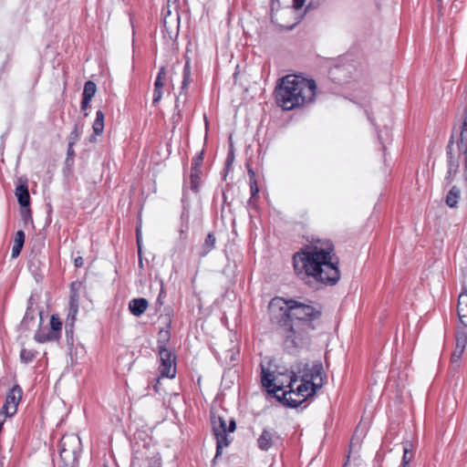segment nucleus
<instances>
[{"instance_id":"obj_20","label":"nucleus","mask_w":467,"mask_h":467,"mask_svg":"<svg viewBox=\"0 0 467 467\" xmlns=\"http://www.w3.org/2000/svg\"><path fill=\"white\" fill-rule=\"evenodd\" d=\"M451 145H452V141L451 140L447 146V157H448V165H449L448 173L455 174L458 171L459 163H458V161L454 160V158L452 156Z\"/></svg>"},{"instance_id":"obj_4","label":"nucleus","mask_w":467,"mask_h":467,"mask_svg":"<svg viewBox=\"0 0 467 467\" xmlns=\"http://www.w3.org/2000/svg\"><path fill=\"white\" fill-rule=\"evenodd\" d=\"M290 304H292L291 322L306 329L315 330L322 316L320 306L310 301L296 299H291Z\"/></svg>"},{"instance_id":"obj_46","label":"nucleus","mask_w":467,"mask_h":467,"mask_svg":"<svg viewBox=\"0 0 467 467\" xmlns=\"http://www.w3.org/2000/svg\"><path fill=\"white\" fill-rule=\"evenodd\" d=\"M179 31H175L174 37L176 38L178 36Z\"/></svg>"},{"instance_id":"obj_32","label":"nucleus","mask_w":467,"mask_h":467,"mask_svg":"<svg viewBox=\"0 0 467 467\" xmlns=\"http://www.w3.org/2000/svg\"><path fill=\"white\" fill-rule=\"evenodd\" d=\"M410 447V444L409 442H406L403 446V456H402L401 464L408 465L409 462L412 459V452H411Z\"/></svg>"},{"instance_id":"obj_49","label":"nucleus","mask_w":467,"mask_h":467,"mask_svg":"<svg viewBox=\"0 0 467 467\" xmlns=\"http://www.w3.org/2000/svg\"><path fill=\"white\" fill-rule=\"evenodd\" d=\"M400 467H407V465H404V464H400Z\"/></svg>"},{"instance_id":"obj_14","label":"nucleus","mask_w":467,"mask_h":467,"mask_svg":"<svg viewBox=\"0 0 467 467\" xmlns=\"http://www.w3.org/2000/svg\"><path fill=\"white\" fill-rule=\"evenodd\" d=\"M275 380V375L269 370L265 369L264 367L262 368V384L265 387L269 392H277L282 390V387L274 384Z\"/></svg>"},{"instance_id":"obj_21","label":"nucleus","mask_w":467,"mask_h":467,"mask_svg":"<svg viewBox=\"0 0 467 467\" xmlns=\"http://www.w3.org/2000/svg\"><path fill=\"white\" fill-rule=\"evenodd\" d=\"M215 242L216 238L214 234L212 233L208 234L202 246L201 256L207 255L214 248Z\"/></svg>"},{"instance_id":"obj_29","label":"nucleus","mask_w":467,"mask_h":467,"mask_svg":"<svg viewBox=\"0 0 467 467\" xmlns=\"http://www.w3.org/2000/svg\"><path fill=\"white\" fill-rule=\"evenodd\" d=\"M144 467H161V458L159 453L151 457H148L145 461Z\"/></svg>"},{"instance_id":"obj_26","label":"nucleus","mask_w":467,"mask_h":467,"mask_svg":"<svg viewBox=\"0 0 467 467\" xmlns=\"http://www.w3.org/2000/svg\"><path fill=\"white\" fill-rule=\"evenodd\" d=\"M97 91V86L95 82L88 80L84 85L82 97L92 99Z\"/></svg>"},{"instance_id":"obj_27","label":"nucleus","mask_w":467,"mask_h":467,"mask_svg":"<svg viewBox=\"0 0 467 467\" xmlns=\"http://www.w3.org/2000/svg\"><path fill=\"white\" fill-rule=\"evenodd\" d=\"M318 3L315 0H294L293 6L296 10L301 9L304 5L306 9L315 7Z\"/></svg>"},{"instance_id":"obj_50","label":"nucleus","mask_w":467,"mask_h":467,"mask_svg":"<svg viewBox=\"0 0 467 467\" xmlns=\"http://www.w3.org/2000/svg\"><path fill=\"white\" fill-rule=\"evenodd\" d=\"M102 467H108L107 465H103Z\"/></svg>"},{"instance_id":"obj_19","label":"nucleus","mask_w":467,"mask_h":467,"mask_svg":"<svg viewBox=\"0 0 467 467\" xmlns=\"http://www.w3.org/2000/svg\"><path fill=\"white\" fill-rule=\"evenodd\" d=\"M202 176L201 169H197L196 167L191 168V190L197 192L200 187V181Z\"/></svg>"},{"instance_id":"obj_6","label":"nucleus","mask_w":467,"mask_h":467,"mask_svg":"<svg viewBox=\"0 0 467 467\" xmlns=\"http://www.w3.org/2000/svg\"><path fill=\"white\" fill-rule=\"evenodd\" d=\"M361 71V64L351 55L339 57L329 69V77L337 83H346L357 78Z\"/></svg>"},{"instance_id":"obj_22","label":"nucleus","mask_w":467,"mask_h":467,"mask_svg":"<svg viewBox=\"0 0 467 467\" xmlns=\"http://www.w3.org/2000/svg\"><path fill=\"white\" fill-rule=\"evenodd\" d=\"M92 129L96 135L102 134L104 130V113L101 110L96 112V119L93 122Z\"/></svg>"},{"instance_id":"obj_16","label":"nucleus","mask_w":467,"mask_h":467,"mask_svg":"<svg viewBox=\"0 0 467 467\" xmlns=\"http://www.w3.org/2000/svg\"><path fill=\"white\" fill-rule=\"evenodd\" d=\"M457 312L461 323L467 327V290L459 296Z\"/></svg>"},{"instance_id":"obj_36","label":"nucleus","mask_w":467,"mask_h":467,"mask_svg":"<svg viewBox=\"0 0 467 467\" xmlns=\"http://www.w3.org/2000/svg\"><path fill=\"white\" fill-rule=\"evenodd\" d=\"M463 352H464L463 348L455 347V349H454V351L452 352V355H451V361L453 363L458 362L461 359Z\"/></svg>"},{"instance_id":"obj_47","label":"nucleus","mask_w":467,"mask_h":467,"mask_svg":"<svg viewBox=\"0 0 467 467\" xmlns=\"http://www.w3.org/2000/svg\"><path fill=\"white\" fill-rule=\"evenodd\" d=\"M286 29H293V26H287Z\"/></svg>"},{"instance_id":"obj_5","label":"nucleus","mask_w":467,"mask_h":467,"mask_svg":"<svg viewBox=\"0 0 467 467\" xmlns=\"http://www.w3.org/2000/svg\"><path fill=\"white\" fill-rule=\"evenodd\" d=\"M310 329H306L296 323H293L279 329L282 338V347L289 354H298L309 345Z\"/></svg>"},{"instance_id":"obj_41","label":"nucleus","mask_w":467,"mask_h":467,"mask_svg":"<svg viewBox=\"0 0 467 467\" xmlns=\"http://www.w3.org/2000/svg\"><path fill=\"white\" fill-rule=\"evenodd\" d=\"M74 265L76 267H81L84 265V259L81 256H78L74 260Z\"/></svg>"},{"instance_id":"obj_34","label":"nucleus","mask_w":467,"mask_h":467,"mask_svg":"<svg viewBox=\"0 0 467 467\" xmlns=\"http://www.w3.org/2000/svg\"><path fill=\"white\" fill-rule=\"evenodd\" d=\"M202 161H203V150L197 153L196 156L192 159V167H196L197 169H201Z\"/></svg>"},{"instance_id":"obj_1","label":"nucleus","mask_w":467,"mask_h":467,"mask_svg":"<svg viewBox=\"0 0 467 467\" xmlns=\"http://www.w3.org/2000/svg\"><path fill=\"white\" fill-rule=\"evenodd\" d=\"M294 268L297 275L312 277L317 282L333 285L340 279L338 260L333 244L318 240L294 254Z\"/></svg>"},{"instance_id":"obj_18","label":"nucleus","mask_w":467,"mask_h":467,"mask_svg":"<svg viewBox=\"0 0 467 467\" xmlns=\"http://www.w3.org/2000/svg\"><path fill=\"white\" fill-rule=\"evenodd\" d=\"M461 195V191L457 186H452L446 195V204L453 208L457 205Z\"/></svg>"},{"instance_id":"obj_24","label":"nucleus","mask_w":467,"mask_h":467,"mask_svg":"<svg viewBox=\"0 0 467 467\" xmlns=\"http://www.w3.org/2000/svg\"><path fill=\"white\" fill-rule=\"evenodd\" d=\"M191 83V67L189 61H187L183 67V79L181 87V94L185 93L189 84Z\"/></svg>"},{"instance_id":"obj_44","label":"nucleus","mask_w":467,"mask_h":467,"mask_svg":"<svg viewBox=\"0 0 467 467\" xmlns=\"http://www.w3.org/2000/svg\"><path fill=\"white\" fill-rule=\"evenodd\" d=\"M137 244H138V248H139V252L140 251V234H139V230H137Z\"/></svg>"},{"instance_id":"obj_13","label":"nucleus","mask_w":467,"mask_h":467,"mask_svg":"<svg viewBox=\"0 0 467 467\" xmlns=\"http://www.w3.org/2000/svg\"><path fill=\"white\" fill-rule=\"evenodd\" d=\"M277 438L276 432L268 429H264L262 434L257 439L258 447L262 451H268Z\"/></svg>"},{"instance_id":"obj_39","label":"nucleus","mask_w":467,"mask_h":467,"mask_svg":"<svg viewBox=\"0 0 467 467\" xmlns=\"http://www.w3.org/2000/svg\"><path fill=\"white\" fill-rule=\"evenodd\" d=\"M22 250V247L14 244L12 247V257L16 258L19 255L20 252Z\"/></svg>"},{"instance_id":"obj_3","label":"nucleus","mask_w":467,"mask_h":467,"mask_svg":"<svg viewBox=\"0 0 467 467\" xmlns=\"http://www.w3.org/2000/svg\"><path fill=\"white\" fill-rule=\"evenodd\" d=\"M275 100L284 110L304 108L314 102L317 95V84L297 75H287L280 79L276 86Z\"/></svg>"},{"instance_id":"obj_9","label":"nucleus","mask_w":467,"mask_h":467,"mask_svg":"<svg viewBox=\"0 0 467 467\" xmlns=\"http://www.w3.org/2000/svg\"><path fill=\"white\" fill-rule=\"evenodd\" d=\"M175 0H168L167 5L161 11V20L165 29H180V16Z\"/></svg>"},{"instance_id":"obj_8","label":"nucleus","mask_w":467,"mask_h":467,"mask_svg":"<svg viewBox=\"0 0 467 467\" xmlns=\"http://www.w3.org/2000/svg\"><path fill=\"white\" fill-rule=\"evenodd\" d=\"M290 303L291 299L285 300L277 296L273 298L268 305L270 319L279 326V329L292 324V304Z\"/></svg>"},{"instance_id":"obj_17","label":"nucleus","mask_w":467,"mask_h":467,"mask_svg":"<svg viewBox=\"0 0 467 467\" xmlns=\"http://www.w3.org/2000/svg\"><path fill=\"white\" fill-rule=\"evenodd\" d=\"M16 195L18 202L22 207H26L30 203V195L27 189V185L20 184L16 189Z\"/></svg>"},{"instance_id":"obj_40","label":"nucleus","mask_w":467,"mask_h":467,"mask_svg":"<svg viewBox=\"0 0 467 467\" xmlns=\"http://www.w3.org/2000/svg\"><path fill=\"white\" fill-rule=\"evenodd\" d=\"M91 99H88V98H84L82 97V100H81V109L82 110H85L88 108L89 106V103H90Z\"/></svg>"},{"instance_id":"obj_23","label":"nucleus","mask_w":467,"mask_h":467,"mask_svg":"<svg viewBox=\"0 0 467 467\" xmlns=\"http://www.w3.org/2000/svg\"><path fill=\"white\" fill-rule=\"evenodd\" d=\"M170 337L171 335L168 329H161L159 331L157 340L159 351L162 349H168L167 346L169 344Z\"/></svg>"},{"instance_id":"obj_15","label":"nucleus","mask_w":467,"mask_h":467,"mask_svg":"<svg viewBox=\"0 0 467 467\" xmlns=\"http://www.w3.org/2000/svg\"><path fill=\"white\" fill-rule=\"evenodd\" d=\"M149 303L147 299L140 297L134 298L129 303V309L135 317L141 316L148 308Z\"/></svg>"},{"instance_id":"obj_30","label":"nucleus","mask_w":467,"mask_h":467,"mask_svg":"<svg viewBox=\"0 0 467 467\" xmlns=\"http://www.w3.org/2000/svg\"><path fill=\"white\" fill-rule=\"evenodd\" d=\"M79 306H68V313L67 317V325L69 323L71 327H73L74 322L76 320L77 315L78 313Z\"/></svg>"},{"instance_id":"obj_33","label":"nucleus","mask_w":467,"mask_h":467,"mask_svg":"<svg viewBox=\"0 0 467 467\" xmlns=\"http://www.w3.org/2000/svg\"><path fill=\"white\" fill-rule=\"evenodd\" d=\"M467 344V334L465 332H458L456 335V346L465 349Z\"/></svg>"},{"instance_id":"obj_31","label":"nucleus","mask_w":467,"mask_h":467,"mask_svg":"<svg viewBox=\"0 0 467 467\" xmlns=\"http://www.w3.org/2000/svg\"><path fill=\"white\" fill-rule=\"evenodd\" d=\"M35 352L30 349L22 348L20 351V359L24 363H29L35 358Z\"/></svg>"},{"instance_id":"obj_35","label":"nucleus","mask_w":467,"mask_h":467,"mask_svg":"<svg viewBox=\"0 0 467 467\" xmlns=\"http://www.w3.org/2000/svg\"><path fill=\"white\" fill-rule=\"evenodd\" d=\"M25 243V233L22 230H19L16 233L14 244L18 245L23 248Z\"/></svg>"},{"instance_id":"obj_48","label":"nucleus","mask_w":467,"mask_h":467,"mask_svg":"<svg viewBox=\"0 0 467 467\" xmlns=\"http://www.w3.org/2000/svg\"><path fill=\"white\" fill-rule=\"evenodd\" d=\"M74 133H78V132H77V128H76V129L74 130V131L72 132V135H73Z\"/></svg>"},{"instance_id":"obj_11","label":"nucleus","mask_w":467,"mask_h":467,"mask_svg":"<svg viewBox=\"0 0 467 467\" xmlns=\"http://www.w3.org/2000/svg\"><path fill=\"white\" fill-rule=\"evenodd\" d=\"M23 390L19 385H15L7 393L5 403L2 407L6 415H15L17 406L22 400Z\"/></svg>"},{"instance_id":"obj_25","label":"nucleus","mask_w":467,"mask_h":467,"mask_svg":"<svg viewBox=\"0 0 467 467\" xmlns=\"http://www.w3.org/2000/svg\"><path fill=\"white\" fill-rule=\"evenodd\" d=\"M35 339L37 342L44 343L47 341H52V340L57 339V335H56L55 332L47 331V333H45L44 331L39 330L36 333Z\"/></svg>"},{"instance_id":"obj_43","label":"nucleus","mask_w":467,"mask_h":467,"mask_svg":"<svg viewBox=\"0 0 467 467\" xmlns=\"http://www.w3.org/2000/svg\"><path fill=\"white\" fill-rule=\"evenodd\" d=\"M248 174L250 176V181L255 180V174H254V171L252 169L248 170Z\"/></svg>"},{"instance_id":"obj_45","label":"nucleus","mask_w":467,"mask_h":467,"mask_svg":"<svg viewBox=\"0 0 467 467\" xmlns=\"http://www.w3.org/2000/svg\"><path fill=\"white\" fill-rule=\"evenodd\" d=\"M71 146H72V143H69V147H68V154L72 153Z\"/></svg>"},{"instance_id":"obj_28","label":"nucleus","mask_w":467,"mask_h":467,"mask_svg":"<svg viewBox=\"0 0 467 467\" xmlns=\"http://www.w3.org/2000/svg\"><path fill=\"white\" fill-rule=\"evenodd\" d=\"M50 327H51V330H49V332H55L56 335H57V338H58L59 332L62 328V322L60 321V319L53 315L50 318Z\"/></svg>"},{"instance_id":"obj_7","label":"nucleus","mask_w":467,"mask_h":467,"mask_svg":"<svg viewBox=\"0 0 467 467\" xmlns=\"http://www.w3.org/2000/svg\"><path fill=\"white\" fill-rule=\"evenodd\" d=\"M211 423L214 437L216 439V455L218 457L222 454L223 448L230 444L228 433L234 431L236 428L235 420L231 419L227 426L225 419L221 415L212 414Z\"/></svg>"},{"instance_id":"obj_38","label":"nucleus","mask_w":467,"mask_h":467,"mask_svg":"<svg viewBox=\"0 0 467 467\" xmlns=\"http://www.w3.org/2000/svg\"><path fill=\"white\" fill-rule=\"evenodd\" d=\"M250 189L252 197L255 196L259 192V188L255 180L250 181Z\"/></svg>"},{"instance_id":"obj_42","label":"nucleus","mask_w":467,"mask_h":467,"mask_svg":"<svg viewBox=\"0 0 467 467\" xmlns=\"http://www.w3.org/2000/svg\"><path fill=\"white\" fill-rule=\"evenodd\" d=\"M80 285H81V284H80V283L73 282V283L71 284V287H70V288H71V292H72V291H77V292H78V290H79V288H80Z\"/></svg>"},{"instance_id":"obj_37","label":"nucleus","mask_w":467,"mask_h":467,"mask_svg":"<svg viewBox=\"0 0 467 467\" xmlns=\"http://www.w3.org/2000/svg\"><path fill=\"white\" fill-rule=\"evenodd\" d=\"M79 293L77 291L70 292V297H69V306H79Z\"/></svg>"},{"instance_id":"obj_12","label":"nucleus","mask_w":467,"mask_h":467,"mask_svg":"<svg viewBox=\"0 0 467 467\" xmlns=\"http://www.w3.org/2000/svg\"><path fill=\"white\" fill-rule=\"evenodd\" d=\"M166 77V68L161 67L159 70L157 78L154 82V90H153V105H157V103L161 99L162 97V88L164 86V79Z\"/></svg>"},{"instance_id":"obj_10","label":"nucleus","mask_w":467,"mask_h":467,"mask_svg":"<svg viewBox=\"0 0 467 467\" xmlns=\"http://www.w3.org/2000/svg\"><path fill=\"white\" fill-rule=\"evenodd\" d=\"M161 359L160 371L161 377L173 379L176 375V358L175 355L169 349H162L159 351Z\"/></svg>"},{"instance_id":"obj_2","label":"nucleus","mask_w":467,"mask_h":467,"mask_svg":"<svg viewBox=\"0 0 467 467\" xmlns=\"http://www.w3.org/2000/svg\"><path fill=\"white\" fill-rule=\"evenodd\" d=\"M323 365L321 362L313 364H298L292 371L289 390L284 391L283 400L285 403L296 408L306 399L312 397L323 386Z\"/></svg>"}]
</instances>
